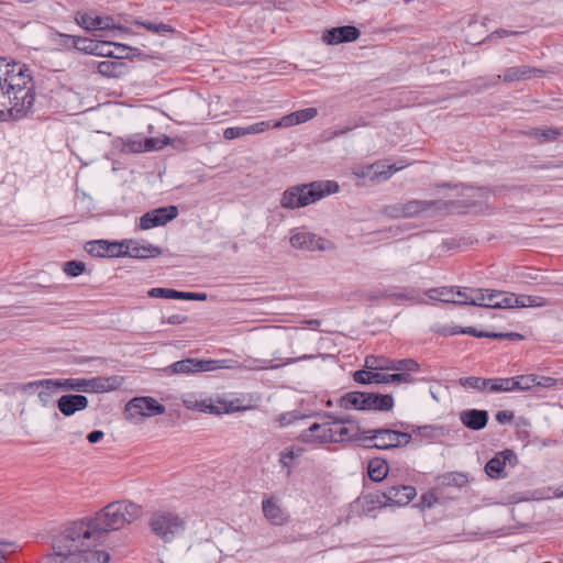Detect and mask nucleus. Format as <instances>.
<instances>
[{"instance_id": "obj_34", "label": "nucleus", "mask_w": 563, "mask_h": 563, "mask_svg": "<svg viewBox=\"0 0 563 563\" xmlns=\"http://www.w3.org/2000/svg\"><path fill=\"white\" fill-rule=\"evenodd\" d=\"M364 393L351 391L343 395L340 400V407L344 409L364 410Z\"/></svg>"}, {"instance_id": "obj_36", "label": "nucleus", "mask_w": 563, "mask_h": 563, "mask_svg": "<svg viewBox=\"0 0 563 563\" xmlns=\"http://www.w3.org/2000/svg\"><path fill=\"white\" fill-rule=\"evenodd\" d=\"M390 364L391 360L383 356L369 355L365 358V367L374 373H379L380 371H390Z\"/></svg>"}, {"instance_id": "obj_37", "label": "nucleus", "mask_w": 563, "mask_h": 563, "mask_svg": "<svg viewBox=\"0 0 563 563\" xmlns=\"http://www.w3.org/2000/svg\"><path fill=\"white\" fill-rule=\"evenodd\" d=\"M410 382L408 373L375 374V384H404Z\"/></svg>"}, {"instance_id": "obj_52", "label": "nucleus", "mask_w": 563, "mask_h": 563, "mask_svg": "<svg viewBox=\"0 0 563 563\" xmlns=\"http://www.w3.org/2000/svg\"><path fill=\"white\" fill-rule=\"evenodd\" d=\"M137 24L142 25L147 31L157 34L172 33L174 31L170 25L165 23L137 22Z\"/></svg>"}, {"instance_id": "obj_22", "label": "nucleus", "mask_w": 563, "mask_h": 563, "mask_svg": "<svg viewBox=\"0 0 563 563\" xmlns=\"http://www.w3.org/2000/svg\"><path fill=\"white\" fill-rule=\"evenodd\" d=\"M88 404L89 401L86 396L68 394L63 395L58 399L57 407L64 416L69 417L77 411L86 409L88 407Z\"/></svg>"}, {"instance_id": "obj_29", "label": "nucleus", "mask_w": 563, "mask_h": 563, "mask_svg": "<svg viewBox=\"0 0 563 563\" xmlns=\"http://www.w3.org/2000/svg\"><path fill=\"white\" fill-rule=\"evenodd\" d=\"M456 305L483 306L485 291L482 288L456 287Z\"/></svg>"}, {"instance_id": "obj_15", "label": "nucleus", "mask_w": 563, "mask_h": 563, "mask_svg": "<svg viewBox=\"0 0 563 563\" xmlns=\"http://www.w3.org/2000/svg\"><path fill=\"white\" fill-rule=\"evenodd\" d=\"M515 465L517 456L511 450H505L495 454L485 465V472L490 478L506 477V464Z\"/></svg>"}, {"instance_id": "obj_4", "label": "nucleus", "mask_w": 563, "mask_h": 563, "mask_svg": "<svg viewBox=\"0 0 563 563\" xmlns=\"http://www.w3.org/2000/svg\"><path fill=\"white\" fill-rule=\"evenodd\" d=\"M32 79V71L27 65L0 57V85L7 87L5 91L24 92L34 85Z\"/></svg>"}, {"instance_id": "obj_44", "label": "nucleus", "mask_w": 563, "mask_h": 563, "mask_svg": "<svg viewBox=\"0 0 563 563\" xmlns=\"http://www.w3.org/2000/svg\"><path fill=\"white\" fill-rule=\"evenodd\" d=\"M107 243L108 241L104 240L88 242L86 245V251L92 256L107 257Z\"/></svg>"}, {"instance_id": "obj_1", "label": "nucleus", "mask_w": 563, "mask_h": 563, "mask_svg": "<svg viewBox=\"0 0 563 563\" xmlns=\"http://www.w3.org/2000/svg\"><path fill=\"white\" fill-rule=\"evenodd\" d=\"M52 553L43 563H108L109 554L96 550L100 539L89 517L64 525L51 537Z\"/></svg>"}, {"instance_id": "obj_21", "label": "nucleus", "mask_w": 563, "mask_h": 563, "mask_svg": "<svg viewBox=\"0 0 563 563\" xmlns=\"http://www.w3.org/2000/svg\"><path fill=\"white\" fill-rule=\"evenodd\" d=\"M76 21L88 31H101L117 29L114 21L110 16L92 15L90 13H78Z\"/></svg>"}, {"instance_id": "obj_31", "label": "nucleus", "mask_w": 563, "mask_h": 563, "mask_svg": "<svg viewBox=\"0 0 563 563\" xmlns=\"http://www.w3.org/2000/svg\"><path fill=\"white\" fill-rule=\"evenodd\" d=\"M456 295V286H443L438 288H431L426 291V296L431 300H439L446 303L456 305V299L454 296Z\"/></svg>"}, {"instance_id": "obj_5", "label": "nucleus", "mask_w": 563, "mask_h": 563, "mask_svg": "<svg viewBox=\"0 0 563 563\" xmlns=\"http://www.w3.org/2000/svg\"><path fill=\"white\" fill-rule=\"evenodd\" d=\"M362 439L369 448L378 450H391L404 448L411 442V434L388 428H378L365 430L362 432Z\"/></svg>"}, {"instance_id": "obj_58", "label": "nucleus", "mask_w": 563, "mask_h": 563, "mask_svg": "<svg viewBox=\"0 0 563 563\" xmlns=\"http://www.w3.org/2000/svg\"><path fill=\"white\" fill-rule=\"evenodd\" d=\"M443 479L448 484H455L457 486H463L467 482V477L462 473H450L444 475Z\"/></svg>"}, {"instance_id": "obj_35", "label": "nucleus", "mask_w": 563, "mask_h": 563, "mask_svg": "<svg viewBox=\"0 0 563 563\" xmlns=\"http://www.w3.org/2000/svg\"><path fill=\"white\" fill-rule=\"evenodd\" d=\"M217 404L219 408V415L221 413H231L235 411H243L249 409L247 406L242 405V400L239 398L227 399V398H217Z\"/></svg>"}, {"instance_id": "obj_24", "label": "nucleus", "mask_w": 563, "mask_h": 563, "mask_svg": "<svg viewBox=\"0 0 563 563\" xmlns=\"http://www.w3.org/2000/svg\"><path fill=\"white\" fill-rule=\"evenodd\" d=\"M272 125L269 121H261L247 126H231L224 130L223 136L225 140H234L251 134H260L271 129Z\"/></svg>"}, {"instance_id": "obj_16", "label": "nucleus", "mask_w": 563, "mask_h": 563, "mask_svg": "<svg viewBox=\"0 0 563 563\" xmlns=\"http://www.w3.org/2000/svg\"><path fill=\"white\" fill-rule=\"evenodd\" d=\"M361 35L357 27L345 25L328 29L322 33L321 40L328 45H338L346 42H354Z\"/></svg>"}, {"instance_id": "obj_9", "label": "nucleus", "mask_w": 563, "mask_h": 563, "mask_svg": "<svg viewBox=\"0 0 563 563\" xmlns=\"http://www.w3.org/2000/svg\"><path fill=\"white\" fill-rule=\"evenodd\" d=\"M289 243L292 247L302 251H329L334 247L332 242L318 236L316 233L306 229H295L291 231Z\"/></svg>"}, {"instance_id": "obj_30", "label": "nucleus", "mask_w": 563, "mask_h": 563, "mask_svg": "<svg viewBox=\"0 0 563 563\" xmlns=\"http://www.w3.org/2000/svg\"><path fill=\"white\" fill-rule=\"evenodd\" d=\"M364 410L388 411L394 407V398L390 395L364 393Z\"/></svg>"}, {"instance_id": "obj_51", "label": "nucleus", "mask_w": 563, "mask_h": 563, "mask_svg": "<svg viewBox=\"0 0 563 563\" xmlns=\"http://www.w3.org/2000/svg\"><path fill=\"white\" fill-rule=\"evenodd\" d=\"M111 45H114L118 49H126V46L123 44H112L110 42H97V52H93L95 55L112 57L113 52L111 49Z\"/></svg>"}, {"instance_id": "obj_60", "label": "nucleus", "mask_w": 563, "mask_h": 563, "mask_svg": "<svg viewBox=\"0 0 563 563\" xmlns=\"http://www.w3.org/2000/svg\"><path fill=\"white\" fill-rule=\"evenodd\" d=\"M390 295L382 290L366 291L362 295V298L367 301H374L379 299L389 298Z\"/></svg>"}, {"instance_id": "obj_41", "label": "nucleus", "mask_w": 563, "mask_h": 563, "mask_svg": "<svg viewBox=\"0 0 563 563\" xmlns=\"http://www.w3.org/2000/svg\"><path fill=\"white\" fill-rule=\"evenodd\" d=\"M494 309L517 308V296L512 292L500 291L498 302L493 305Z\"/></svg>"}, {"instance_id": "obj_47", "label": "nucleus", "mask_w": 563, "mask_h": 563, "mask_svg": "<svg viewBox=\"0 0 563 563\" xmlns=\"http://www.w3.org/2000/svg\"><path fill=\"white\" fill-rule=\"evenodd\" d=\"M86 269V265L80 261H69L64 264L63 271L70 277H77L81 275Z\"/></svg>"}, {"instance_id": "obj_14", "label": "nucleus", "mask_w": 563, "mask_h": 563, "mask_svg": "<svg viewBox=\"0 0 563 563\" xmlns=\"http://www.w3.org/2000/svg\"><path fill=\"white\" fill-rule=\"evenodd\" d=\"M437 205V201L431 200H410L389 207V214L393 217L411 218L431 210Z\"/></svg>"}, {"instance_id": "obj_50", "label": "nucleus", "mask_w": 563, "mask_h": 563, "mask_svg": "<svg viewBox=\"0 0 563 563\" xmlns=\"http://www.w3.org/2000/svg\"><path fill=\"white\" fill-rule=\"evenodd\" d=\"M494 385H492V393H510L514 391L512 377L508 378H494Z\"/></svg>"}, {"instance_id": "obj_32", "label": "nucleus", "mask_w": 563, "mask_h": 563, "mask_svg": "<svg viewBox=\"0 0 563 563\" xmlns=\"http://www.w3.org/2000/svg\"><path fill=\"white\" fill-rule=\"evenodd\" d=\"M389 471V466L385 460L373 459L368 463L367 472L371 479L374 482L383 481Z\"/></svg>"}, {"instance_id": "obj_19", "label": "nucleus", "mask_w": 563, "mask_h": 563, "mask_svg": "<svg viewBox=\"0 0 563 563\" xmlns=\"http://www.w3.org/2000/svg\"><path fill=\"white\" fill-rule=\"evenodd\" d=\"M543 74L544 70L537 67L528 65L512 66L506 68L503 75H498L497 80H501L506 84H511L515 81H522L531 79L537 76H542Z\"/></svg>"}, {"instance_id": "obj_43", "label": "nucleus", "mask_w": 563, "mask_h": 563, "mask_svg": "<svg viewBox=\"0 0 563 563\" xmlns=\"http://www.w3.org/2000/svg\"><path fill=\"white\" fill-rule=\"evenodd\" d=\"M198 411L219 415L217 398L213 399L211 397H205L200 394Z\"/></svg>"}, {"instance_id": "obj_23", "label": "nucleus", "mask_w": 563, "mask_h": 563, "mask_svg": "<svg viewBox=\"0 0 563 563\" xmlns=\"http://www.w3.org/2000/svg\"><path fill=\"white\" fill-rule=\"evenodd\" d=\"M318 114L316 108H306L295 112H291L287 115H284L280 120L273 123L272 129L278 128H289L292 125H297L300 123H305L311 119H313Z\"/></svg>"}, {"instance_id": "obj_49", "label": "nucleus", "mask_w": 563, "mask_h": 563, "mask_svg": "<svg viewBox=\"0 0 563 563\" xmlns=\"http://www.w3.org/2000/svg\"><path fill=\"white\" fill-rule=\"evenodd\" d=\"M70 38L73 41V45L76 48L81 49L89 54H93V52H97V48H98L97 42H93V41H90L87 38H82V37H76V36H71Z\"/></svg>"}, {"instance_id": "obj_42", "label": "nucleus", "mask_w": 563, "mask_h": 563, "mask_svg": "<svg viewBox=\"0 0 563 563\" xmlns=\"http://www.w3.org/2000/svg\"><path fill=\"white\" fill-rule=\"evenodd\" d=\"M151 298L180 299V291L169 288L155 287L148 290Z\"/></svg>"}, {"instance_id": "obj_64", "label": "nucleus", "mask_w": 563, "mask_h": 563, "mask_svg": "<svg viewBox=\"0 0 563 563\" xmlns=\"http://www.w3.org/2000/svg\"><path fill=\"white\" fill-rule=\"evenodd\" d=\"M556 384V379L548 376H537L536 375V386L539 387H553Z\"/></svg>"}, {"instance_id": "obj_39", "label": "nucleus", "mask_w": 563, "mask_h": 563, "mask_svg": "<svg viewBox=\"0 0 563 563\" xmlns=\"http://www.w3.org/2000/svg\"><path fill=\"white\" fill-rule=\"evenodd\" d=\"M512 383H514V391L530 390L532 387L536 386V375H533V374L519 375V376L512 377Z\"/></svg>"}, {"instance_id": "obj_59", "label": "nucleus", "mask_w": 563, "mask_h": 563, "mask_svg": "<svg viewBox=\"0 0 563 563\" xmlns=\"http://www.w3.org/2000/svg\"><path fill=\"white\" fill-rule=\"evenodd\" d=\"M485 291V303L482 307L486 308H493V305L498 302L500 291L499 290H488L484 289Z\"/></svg>"}, {"instance_id": "obj_26", "label": "nucleus", "mask_w": 563, "mask_h": 563, "mask_svg": "<svg viewBox=\"0 0 563 563\" xmlns=\"http://www.w3.org/2000/svg\"><path fill=\"white\" fill-rule=\"evenodd\" d=\"M123 382V377L119 375L88 378V393H108L115 390L121 387Z\"/></svg>"}, {"instance_id": "obj_46", "label": "nucleus", "mask_w": 563, "mask_h": 563, "mask_svg": "<svg viewBox=\"0 0 563 563\" xmlns=\"http://www.w3.org/2000/svg\"><path fill=\"white\" fill-rule=\"evenodd\" d=\"M301 453V450H298L297 452L294 449H288L280 453L279 456V463L284 468H287V474L289 475L291 473L290 468L292 465V462L296 457H298Z\"/></svg>"}, {"instance_id": "obj_2", "label": "nucleus", "mask_w": 563, "mask_h": 563, "mask_svg": "<svg viewBox=\"0 0 563 563\" xmlns=\"http://www.w3.org/2000/svg\"><path fill=\"white\" fill-rule=\"evenodd\" d=\"M141 514V507L129 500H118L108 504L95 517H89L95 530L101 539L103 533L119 530L135 521Z\"/></svg>"}, {"instance_id": "obj_18", "label": "nucleus", "mask_w": 563, "mask_h": 563, "mask_svg": "<svg viewBox=\"0 0 563 563\" xmlns=\"http://www.w3.org/2000/svg\"><path fill=\"white\" fill-rule=\"evenodd\" d=\"M416 495V488L409 485L390 486L383 493L385 504L390 506H406Z\"/></svg>"}, {"instance_id": "obj_48", "label": "nucleus", "mask_w": 563, "mask_h": 563, "mask_svg": "<svg viewBox=\"0 0 563 563\" xmlns=\"http://www.w3.org/2000/svg\"><path fill=\"white\" fill-rule=\"evenodd\" d=\"M125 246L126 240H123L122 242H108L106 246L107 257L125 256Z\"/></svg>"}, {"instance_id": "obj_17", "label": "nucleus", "mask_w": 563, "mask_h": 563, "mask_svg": "<svg viewBox=\"0 0 563 563\" xmlns=\"http://www.w3.org/2000/svg\"><path fill=\"white\" fill-rule=\"evenodd\" d=\"M329 420L316 422L305 429L298 437L299 441L309 445H321L330 443Z\"/></svg>"}, {"instance_id": "obj_11", "label": "nucleus", "mask_w": 563, "mask_h": 563, "mask_svg": "<svg viewBox=\"0 0 563 563\" xmlns=\"http://www.w3.org/2000/svg\"><path fill=\"white\" fill-rule=\"evenodd\" d=\"M37 388H42L38 393L41 400L46 404V391H57L59 389H70L76 391L88 393V378H67V379H43L37 380Z\"/></svg>"}, {"instance_id": "obj_13", "label": "nucleus", "mask_w": 563, "mask_h": 563, "mask_svg": "<svg viewBox=\"0 0 563 563\" xmlns=\"http://www.w3.org/2000/svg\"><path fill=\"white\" fill-rule=\"evenodd\" d=\"M178 216L176 206L161 207L144 213L140 218V228L150 230L155 227L165 225Z\"/></svg>"}, {"instance_id": "obj_8", "label": "nucleus", "mask_w": 563, "mask_h": 563, "mask_svg": "<svg viewBox=\"0 0 563 563\" xmlns=\"http://www.w3.org/2000/svg\"><path fill=\"white\" fill-rule=\"evenodd\" d=\"M4 96L9 98V104L7 106L8 112L1 120L22 119L29 113L35 101L34 85L24 92L4 91Z\"/></svg>"}, {"instance_id": "obj_12", "label": "nucleus", "mask_w": 563, "mask_h": 563, "mask_svg": "<svg viewBox=\"0 0 563 563\" xmlns=\"http://www.w3.org/2000/svg\"><path fill=\"white\" fill-rule=\"evenodd\" d=\"M329 419L330 443L352 441L356 438L358 428L350 419H338L331 413H325Z\"/></svg>"}, {"instance_id": "obj_55", "label": "nucleus", "mask_w": 563, "mask_h": 563, "mask_svg": "<svg viewBox=\"0 0 563 563\" xmlns=\"http://www.w3.org/2000/svg\"><path fill=\"white\" fill-rule=\"evenodd\" d=\"M459 384L464 388H471V389L482 391V387H481V384H483L482 377H476V376L462 377L459 379Z\"/></svg>"}, {"instance_id": "obj_38", "label": "nucleus", "mask_w": 563, "mask_h": 563, "mask_svg": "<svg viewBox=\"0 0 563 563\" xmlns=\"http://www.w3.org/2000/svg\"><path fill=\"white\" fill-rule=\"evenodd\" d=\"M547 299L540 296L520 295L517 296V308L544 307Z\"/></svg>"}, {"instance_id": "obj_28", "label": "nucleus", "mask_w": 563, "mask_h": 563, "mask_svg": "<svg viewBox=\"0 0 563 563\" xmlns=\"http://www.w3.org/2000/svg\"><path fill=\"white\" fill-rule=\"evenodd\" d=\"M405 166L387 164L384 161H377L372 164L371 184H379L388 180L396 172L401 170Z\"/></svg>"}, {"instance_id": "obj_6", "label": "nucleus", "mask_w": 563, "mask_h": 563, "mask_svg": "<svg viewBox=\"0 0 563 563\" xmlns=\"http://www.w3.org/2000/svg\"><path fill=\"white\" fill-rule=\"evenodd\" d=\"M152 531L163 541L169 542L185 530L184 520L169 511H156L150 520Z\"/></svg>"}, {"instance_id": "obj_10", "label": "nucleus", "mask_w": 563, "mask_h": 563, "mask_svg": "<svg viewBox=\"0 0 563 563\" xmlns=\"http://www.w3.org/2000/svg\"><path fill=\"white\" fill-rule=\"evenodd\" d=\"M165 407L152 397H135L125 405L130 419L163 415Z\"/></svg>"}, {"instance_id": "obj_54", "label": "nucleus", "mask_w": 563, "mask_h": 563, "mask_svg": "<svg viewBox=\"0 0 563 563\" xmlns=\"http://www.w3.org/2000/svg\"><path fill=\"white\" fill-rule=\"evenodd\" d=\"M375 374L371 369H361L354 373L353 378L360 384H375Z\"/></svg>"}, {"instance_id": "obj_45", "label": "nucleus", "mask_w": 563, "mask_h": 563, "mask_svg": "<svg viewBox=\"0 0 563 563\" xmlns=\"http://www.w3.org/2000/svg\"><path fill=\"white\" fill-rule=\"evenodd\" d=\"M561 131L555 128L539 129L534 131V136L540 142H550L556 140Z\"/></svg>"}, {"instance_id": "obj_40", "label": "nucleus", "mask_w": 563, "mask_h": 563, "mask_svg": "<svg viewBox=\"0 0 563 563\" xmlns=\"http://www.w3.org/2000/svg\"><path fill=\"white\" fill-rule=\"evenodd\" d=\"M418 368L417 362L411 358H405L399 361L391 360L390 371H395L397 373H407L415 372Z\"/></svg>"}, {"instance_id": "obj_27", "label": "nucleus", "mask_w": 563, "mask_h": 563, "mask_svg": "<svg viewBox=\"0 0 563 563\" xmlns=\"http://www.w3.org/2000/svg\"><path fill=\"white\" fill-rule=\"evenodd\" d=\"M461 422L471 430H482L488 422V412L479 409H467L460 413Z\"/></svg>"}, {"instance_id": "obj_7", "label": "nucleus", "mask_w": 563, "mask_h": 563, "mask_svg": "<svg viewBox=\"0 0 563 563\" xmlns=\"http://www.w3.org/2000/svg\"><path fill=\"white\" fill-rule=\"evenodd\" d=\"M221 368H233L227 360H197L186 358L177 361L164 368L167 375L194 374L200 372H213Z\"/></svg>"}, {"instance_id": "obj_25", "label": "nucleus", "mask_w": 563, "mask_h": 563, "mask_svg": "<svg viewBox=\"0 0 563 563\" xmlns=\"http://www.w3.org/2000/svg\"><path fill=\"white\" fill-rule=\"evenodd\" d=\"M262 510L265 518L274 526H282L288 521V515L274 498L263 500Z\"/></svg>"}, {"instance_id": "obj_3", "label": "nucleus", "mask_w": 563, "mask_h": 563, "mask_svg": "<svg viewBox=\"0 0 563 563\" xmlns=\"http://www.w3.org/2000/svg\"><path fill=\"white\" fill-rule=\"evenodd\" d=\"M339 189L338 183L333 180H319L291 186L282 194L279 205L287 210L303 208L338 192Z\"/></svg>"}, {"instance_id": "obj_61", "label": "nucleus", "mask_w": 563, "mask_h": 563, "mask_svg": "<svg viewBox=\"0 0 563 563\" xmlns=\"http://www.w3.org/2000/svg\"><path fill=\"white\" fill-rule=\"evenodd\" d=\"M492 339L516 341V340H522L523 335L518 332H506V333L494 332L492 334Z\"/></svg>"}, {"instance_id": "obj_56", "label": "nucleus", "mask_w": 563, "mask_h": 563, "mask_svg": "<svg viewBox=\"0 0 563 563\" xmlns=\"http://www.w3.org/2000/svg\"><path fill=\"white\" fill-rule=\"evenodd\" d=\"M371 173H372V164L371 165H362L355 166L352 169V174L358 179H363L365 181H371Z\"/></svg>"}, {"instance_id": "obj_57", "label": "nucleus", "mask_w": 563, "mask_h": 563, "mask_svg": "<svg viewBox=\"0 0 563 563\" xmlns=\"http://www.w3.org/2000/svg\"><path fill=\"white\" fill-rule=\"evenodd\" d=\"M200 394L188 393L183 396V404L189 410H198Z\"/></svg>"}, {"instance_id": "obj_53", "label": "nucleus", "mask_w": 563, "mask_h": 563, "mask_svg": "<svg viewBox=\"0 0 563 563\" xmlns=\"http://www.w3.org/2000/svg\"><path fill=\"white\" fill-rule=\"evenodd\" d=\"M306 416L297 411H288L278 416L277 422L280 427H287L297 420L303 419Z\"/></svg>"}, {"instance_id": "obj_33", "label": "nucleus", "mask_w": 563, "mask_h": 563, "mask_svg": "<svg viewBox=\"0 0 563 563\" xmlns=\"http://www.w3.org/2000/svg\"><path fill=\"white\" fill-rule=\"evenodd\" d=\"M124 68V63L119 60H103L97 64L98 73L104 77H118Z\"/></svg>"}, {"instance_id": "obj_20", "label": "nucleus", "mask_w": 563, "mask_h": 563, "mask_svg": "<svg viewBox=\"0 0 563 563\" xmlns=\"http://www.w3.org/2000/svg\"><path fill=\"white\" fill-rule=\"evenodd\" d=\"M162 254V249L145 241L126 240L125 256L134 258H152Z\"/></svg>"}, {"instance_id": "obj_62", "label": "nucleus", "mask_w": 563, "mask_h": 563, "mask_svg": "<svg viewBox=\"0 0 563 563\" xmlns=\"http://www.w3.org/2000/svg\"><path fill=\"white\" fill-rule=\"evenodd\" d=\"M462 334H468L473 335L475 338H488L492 339V334L494 332H484V331H477L476 329L468 327V328H462L461 329Z\"/></svg>"}, {"instance_id": "obj_63", "label": "nucleus", "mask_w": 563, "mask_h": 563, "mask_svg": "<svg viewBox=\"0 0 563 563\" xmlns=\"http://www.w3.org/2000/svg\"><path fill=\"white\" fill-rule=\"evenodd\" d=\"M461 329L460 327L440 325L434 331L441 335H454L461 333Z\"/></svg>"}]
</instances>
